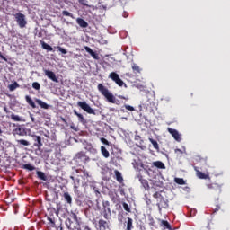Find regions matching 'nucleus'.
I'll use <instances>...</instances> for the list:
<instances>
[{
  "mask_svg": "<svg viewBox=\"0 0 230 230\" xmlns=\"http://www.w3.org/2000/svg\"><path fill=\"white\" fill-rule=\"evenodd\" d=\"M196 160L198 163H201V164H205L204 171L206 172H202L199 170V167L194 166V170L196 172V175L198 179H209V172H208V168H213L209 164H208V156L202 157V156H197Z\"/></svg>",
  "mask_w": 230,
  "mask_h": 230,
  "instance_id": "1",
  "label": "nucleus"
},
{
  "mask_svg": "<svg viewBox=\"0 0 230 230\" xmlns=\"http://www.w3.org/2000/svg\"><path fill=\"white\" fill-rule=\"evenodd\" d=\"M97 89L99 91V93H101V94H102V96H104V98H106L107 102H109V103H115L116 105H119V102L118 100H116V97L114 96V94H112V93L109 92V89L105 86H103L102 84H99L97 86Z\"/></svg>",
  "mask_w": 230,
  "mask_h": 230,
  "instance_id": "2",
  "label": "nucleus"
},
{
  "mask_svg": "<svg viewBox=\"0 0 230 230\" xmlns=\"http://www.w3.org/2000/svg\"><path fill=\"white\" fill-rule=\"evenodd\" d=\"M77 107H80V109L84 111V112H87V114H93V116H96V111H94V109H93L85 101L78 102Z\"/></svg>",
  "mask_w": 230,
  "mask_h": 230,
  "instance_id": "3",
  "label": "nucleus"
},
{
  "mask_svg": "<svg viewBox=\"0 0 230 230\" xmlns=\"http://www.w3.org/2000/svg\"><path fill=\"white\" fill-rule=\"evenodd\" d=\"M76 173H83L82 179L84 181H82V186H87L89 184V179H91V174H89V172L85 170L84 167L83 169H76Z\"/></svg>",
  "mask_w": 230,
  "mask_h": 230,
  "instance_id": "4",
  "label": "nucleus"
},
{
  "mask_svg": "<svg viewBox=\"0 0 230 230\" xmlns=\"http://www.w3.org/2000/svg\"><path fill=\"white\" fill-rule=\"evenodd\" d=\"M14 17L20 28H26V24H28V22H26V16L22 13H17L14 14Z\"/></svg>",
  "mask_w": 230,
  "mask_h": 230,
  "instance_id": "5",
  "label": "nucleus"
},
{
  "mask_svg": "<svg viewBox=\"0 0 230 230\" xmlns=\"http://www.w3.org/2000/svg\"><path fill=\"white\" fill-rule=\"evenodd\" d=\"M169 200L166 199L164 197H161L160 199H157V203L156 206L159 209V211H161V209H168V208L170 207L169 205Z\"/></svg>",
  "mask_w": 230,
  "mask_h": 230,
  "instance_id": "6",
  "label": "nucleus"
},
{
  "mask_svg": "<svg viewBox=\"0 0 230 230\" xmlns=\"http://www.w3.org/2000/svg\"><path fill=\"white\" fill-rule=\"evenodd\" d=\"M109 78L113 80V82H115V84H117V85H119V87H123V85L125 84L123 82V80H121V78H119V75H118L116 72H111L109 75Z\"/></svg>",
  "mask_w": 230,
  "mask_h": 230,
  "instance_id": "7",
  "label": "nucleus"
},
{
  "mask_svg": "<svg viewBox=\"0 0 230 230\" xmlns=\"http://www.w3.org/2000/svg\"><path fill=\"white\" fill-rule=\"evenodd\" d=\"M75 159L81 161V163H89L90 158L85 155V152L80 151L75 155Z\"/></svg>",
  "mask_w": 230,
  "mask_h": 230,
  "instance_id": "8",
  "label": "nucleus"
},
{
  "mask_svg": "<svg viewBox=\"0 0 230 230\" xmlns=\"http://www.w3.org/2000/svg\"><path fill=\"white\" fill-rule=\"evenodd\" d=\"M32 139L34 141L33 146L38 148V150H40L42 148V137L40 136L32 135Z\"/></svg>",
  "mask_w": 230,
  "mask_h": 230,
  "instance_id": "9",
  "label": "nucleus"
},
{
  "mask_svg": "<svg viewBox=\"0 0 230 230\" xmlns=\"http://www.w3.org/2000/svg\"><path fill=\"white\" fill-rule=\"evenodd\" d=\"M44 73H45V76H47L49 80H52V82L58 84V79L57 78V75H55L53 71L44 69Z\"/></svg>",
  "mask_w": 230,
  "mask_h": 230,
  "instance_id": "10",
  "label": "nucleus"
},
{
  "mask_svg": "<svg viewBox=\"0 0 230 230\" xmlns=\"http://www.w3.org/2000/svg\"><path fill=\"white\" fill-rule=\"evenodd\" d=\"M167 131L169 132V134H171V136H172L175 141H178V143H181V134H179V131H177V129L168 128Z\"/></svg>",
  "mask_w": 230,
  "mask_h": 230,
  "instance_id": "11",
  "label": "nucleus"
},
{
  "mask_svg": "<svg viewBox=\"0 0 230 230\" xmlns=\"http://www.w3.org/2000/svg\"><path fill=\"white\" fill-rule=\"evenodd\" d=\"M102 206L104 208L103 217L107 220L109 218L108 213H111V203L109 201H103Z\"/></svg>",
  "mask_w": 230,
  "mask_h": 230,
  "instance_id": "12",
  "label": "nucleus"
},
{
  "mask_svg": "<svg viewBox=\"0 0 230 230\" xmlns=\"http://www.w3.org/2000/svg\"><path fill=\"white\" fill-rule=\"evenodd\" d=\"M84 49L87 53H89V55H91V57H93V58H94V60H100V56H98L96 52L91 49L90 47L85 46Z\"/></svg>",
  "mask_w": 230,
  "mask_h": 230,
  "instance_id": "13",
  "label": "nucleus"
},
{
  "mask_svg": "<svg viewBox=\"0 0 230 230\" xmlns=\"http://www.w3.org/2000/svg\"><path fill=\"white\" fill-rule=\"evenodd\" d=\"M99 230H107L109 228V223L103 219L98 221Z\"/></svg>",
  "mask_w": 230,
  "mask_h": 230,
  "instance_id": "14",
  "label": "nucleus"
},
{
  "mask_svg": "<svg viewBox=\"0 0 230 230\" xmlns=\"http://www.w3.org/2000/svg\"><path fill=\"white\" fill-rule=\"evenodd\" d=\"M138 179H139V181L141 182L144 190H150V185L148 184L147 180H145L142 175H139Z\"/></svg>",
  "mask_w": 230,
  "mask_h": 230,
  "instance_id": "15",
  "label": "nucleus"
},
{
  "mask_svg": "<svg viewBox=\"0 0 230 230\" xmlns=\"http://www.w3.org/2000/svg\"><path fill=\"white\" fill-rule=\"evenodd\" d=\"M208 190H214L215 191H218L220 193L222 191V189L218 183H210L207 185Z\"/></svg>",
  "mask_w": 230,
  "mask_h": 230,
  "instance_id": "16",
  "label": "nucleus"
},
{
  "mask_svg": "<svg viewBox=\"0 0 230 230\" xmlns=\"http://www.w3.org/2000/svg\"><path fill=\"white\" fill-rule=\"evenodd\" d=\"M74 114L75 116L78 117V121L80 123H83V125H85V123H87V120H85V118L84 117V115L76 111V110H74Z\"/></svg>",
  "mask_w": 230,
  "mask_h": 230,
  "instance_id": "17",
  "label": "nucleus"
},
{
  "mask_svg": "<svg viewBox=\"0 0 230 230\" xmlns=\"http://www.w3.org/2000/svg\"><path fill=\"white\" fill-rule=\"evenodd\" d=\"M152 164L153 166H155V168H158L159 170H166V165H164V163L161 161L153 162Z\"/></svg>",
  "mask_w": 230,
  "mask_h": 230,
  "instance_id": "18",
  "label": "nucleus"
},
{
  "mask_svg": "<svg viewBox=\"0 0 230 230\" xmlns=\"http://www.w3.org/2000/svg\"><path fill=\"white\" fill-rule=\"evenodd\" d=\"M13 134L16 136H26V130L24 128H17L13 130Z\"/></svg>",
  "mask_w": 230,
  "mask_h": 230,
  "instance_id": "19",
  "label": "nucleus"
},
{
  "mask_svg": "<svg viewBox=\"0 0 230 230\" xmlns=\"http://www.w3.org/2000/svg\"><path fill=\"white\" fill-rule=\"evenodd\" d=\"M115 173V179L118 182H119V184H122L123 182V175H121V172L118 170L114 171Z\"/></svg>",
  "mask_w": 230,
  "mask_h": 230,
  "instance_id": "20",
  "label": "nucleus"
},
{
  "mask_svg": "<svg viewBox=\"0 0 230 230\" xmlns=\"http://www.w3.org/2000/svg\"><path fill=\"white\" fill-rule=\"evenodd\" d=\"M127 222H126V230H132L134 229V220L130 217H127Z\"/></svg>",
  "mask_w": 230,
  "mask_h": 230,
  "instance_id": "21",
  "label": "nucleus"
},
{
  "mask_svg": "<svg viewBox=\"0 0 230 230\" xmlns=\"http://www.w3.org/2000/svg\"><path fill=\"white\" fill-rule=\"evenodd\" d=\"M76 22L81 28H87L89 26V23H87L85 20L82 18H77Z\"/></svg>",
  "mask_w": 230,
  "mask_h": 230,
  "instance_id": "22",
  "label": "nucleus"
},
{
  "mask_svg": "<svg viewBox=\"0 0 230 230\" xmlns=\"http://www.w3.org/2000/svg\"><path fill=\"white\" fill-rule=\"evenodd\" d=\"M35 102L36 103H38V105H40L41 109H46V110L49 109V106L48 105V103L44 102L42 100L35 99Z\"/></svg>",
  "mask_w": 230,
  "mask_h": 230,
  "instance_id": "23",
  "label": "nucleus"
},
{
  "mask_svg": "<svg viewBox=\"0 0 230 230\" xmlns=\"http://www.w3.org/2000/svg\"><path fill=\"white\" fill-rule=\"evenodd\" d=\"M25 100L27 102V103L32 108V109H37V105H35V102H33V100L31 99V97H30L29 95L25 96Z\"/></svg>",
  "mask_w": 230,
  "mask_h": 230,
  "instance_id": "24",
  "label": "nucleus"
},
{
  "mask_svg": "<svg viewBox=\"0 0 230 230\" xmlns=\"http://www.w3.org/2000/svg\"><path fill=\"white\" fill-rule=\"evenodd\" d=\"M18 146H30V142L28 140L20 139L16 140Z\"/></svg>",
  "mask_w": 230,
  "mask_h": 230,
  "instance_id": "25",
  "label": "nucleus"
},
{
  "mask_svg": "<svg viewBox=\"0 0 230 230\" xmlns=\"http://www.w3.org/2000/svg\"><path fill=\"white\" fill-rule=\"evenodd\" d=\"M101 153L103 155V157H105V159H108V157L111 155L107 148H105V146H101Z\"/></svg>",
  "mask_w": 230,
  "mask_h": 230,
  "instance_id": "26",
  "label": "nucleus"
},
{
  "mask_svg": "<svg viewBox=\"0 0 230 230\" xmlns=\"http://www.w3.org/2000/svg\"><path fill=\"white\" fill-rule=\"evenodd\" d=\"M64 199L67 202V204H71L73 202V198H71V195L69 192H65L63 194Z\"/></svg>",
  "mask_w": 230,
  "mask_h": 230,
  "instance_id": "27",
  "label": "nucleus"
},
{
  "mask_svg": "<svg viewBox=\"0 0 230 230\" xmlns=\"http://www.w3.org/2000/svg\"><path fill=\"white\" fill-rule=\"evenodd\" d=\"M43 49H47V51H53V47H51L50 45H49L48 43L40 40V41Z\"/></svg>",
  "mask_w": 230,
  "mask_h": 230,
  "instance_id": "28",
  "label": "nucleus"
},
{
  "mask_svg": "<svg viewBox=\"0 0 230 230\" xmlns=\"http://www.w3.org/2000/svg\"><path fill=\"white\" fill-rule=\"evenodd\" d=\"M149 141H150L151 145H153L155 150L159 152V143H157V141L155 140L154 138H149Z\"/></svg>",
  "mask_w": 230,
  "mask_h": 230,
  "instance_id": "29",
  "label": "nucleus"
},
{
  "mask_svg": "<svg viewBox=\"0 0 230 230\" xmlns=\"http://www.w3.org/2000/svg\"><path fill=\"white\" fill-rule=\"evenodd\" d=\"M38 179H40L41 181H46L48 178L46 177V174L41 171L36 172Z\"/></svg>",
  "mask_w": 230,
  "mask_h": 230,
  "instance_id": "30",
  "label": "nucleus"
},
{
  "mask_svg": "<svg viewBox=\"0 0 230 230\" xmlns=\"http://www.w3.org/2000/svg\"><path fill=\"white\" fill-rule=\"evenodd\" d=\"M174 182H176V184H180L181 186H184V184H186V181L182 178H175Z\"/></svg>",
  "mask_w": 230,
  "mask_h": 230,
  "instance_id": "31",
  "label": "nucleus"
},
{
  "mask_svg": "<svg viewBox=\"0 0 230 230\" xmlns=\"http://www.w3.org/2000/svg\"><path fill=\"white\" fill-rule=\"evenodd\" d=\"M24 170H29V172H33V170H35V166L30 164H26L23 165Z\"/></svg>",
  "mask_w": 230,
  "mask_h": 230,
  "instance_id": "32",
  "label": "nucleus"
},
{
  "mask_svg": "<svg viewBox=\"0 0 230 230\" xmlns=\"http://www.w3.org/2000/svg\"><path fill=\"white\" fill-rule=\"evenodd\" d=\"M19 87V84L17 82H14L13 84L9 85V91H15Z\"/></svg>",
  "mask_w": 230,
  "mask_h": 230,
  "instance_id": "33",
  "label": "nucleus"
},
{
  "mask_svg": "<svg viewBox=\"0 0 230 230\" xmlns=\"http://www.w3.org/2000/svg\"><path fill=\"white\" fill-rule=\"evenodd\" d=\"M162 226H164L165 229L172 230V226H170V223H168V221L162 220Z\"/></svg>",
  "mask_w": 230,
  "mask_h": 230,
  "instance_id": "34",
  "label": "nucleus"
},
{
  "mask_svg": "<svg viewBox=\"0 0 230 230\" xmlns=\"http://www.w3.org/2000/svg\"><path fill=\"white\" fill-rule=\"evenodd\" d=\"M132 69L134 73H141V68H139V66L136 65L135 63L132 65Z\"/></svg>",
  "mask_w": 230,
  "mask_h": 230,
  "instance_id": "35",
  "label": "nucleus"
},
{
  "mask_svg": "<svg viewBox=\"0 0 230 230\" xmlns=\"http://www.w3.org/2000/svg\"><path fill=\"white\" fill-rule=\"evenodd\" d=\"M76 182H75V184H74V191H75V193H78V188L80 186V180L77 179Z\"/></svg>",
  "mask_w": 230,
  "mask_h": 230,
  "instance_id": "36",
  "label": "nucleus"
},
{
  "mask_svg": "<svg viewBox=\"0 0 230 230\" xmlns=\"http://www.w3.org/2000/svg\"><path fill=\"white\" fill-rule=\"evenodd\" d=\"M62 15H64L65 17H71L72 19H75L73 13H69L68 11H63Z\"/></svg>",
  "mask_w": 230,
  "mask_h": 230,
  "instance_id": "37",
  "label": "nucleus"
},
{
  "mask_svg": "<svg viewBox=\"0 0 230 230\" xmlns=\"http://www.w3.org/2000/svg\"><path fill=\"white\" fill-rule=\"evenodd\" d=\"M57 49H58V51H60V53H62L63 55H67V50L60 46L56 47Z\"/></svg>",
  "mask_w": 230,
  "mask_h": 230,
  "instance_id": "38",
  "label": "nucleus"
},
{
  "mask_svg": "<svg viewBox=\"0 0 230 230\" xmlns=\"http://www.w3.org/2000/svg\"><path fill=\"white\" fill-rule=\"evenodd\" d=\"M11 119H13V121H21V117L13 113L11 115Z\"/></svg>",
  "mask_w": 230,
  "mask_h": 230,
  "instance_id": "39",
  "label": "nucleus"
},
{
  "mask_svg": "<svg viewBox=\"0 0 230 230\" xmlns=\"http://www.w3.org/2000/svg\"><path fill=\"white\" fill-rule=\"evenodd\" d=\"M73 225V221H71V218H67L66 220V226L68 229H71V226Z\"/></svg>",
  "mask_w": 230,
  "mask_h": 230,
  "instance_id": "40",
  "label": "nucleus"
},
{
  "mask_svg": "<svg viewBox=\"0 0 230 230\" xmlns=\"http://www.w3.org/2000/svg\"><path fill=\"white\" fill-rule=\"evenodd\" d=\"M32 87L33 89H35L36 91H39L40 89V84L34 82L32 83Z\"/></svg>",
  "mask_w": 230,
  "mask_h": 230,
  "instance_id": "41",
  "label": "nucleus"
},
{
  "mask_svg": "<svg viewBox=\"0 0 230 230\" xmlns=\"http://www.w3.org/2000/svg\"><path fill=\"white\" fill-rule=\"evenodd\" d=\"M122 206H123V208L125 209V211H127L128 213H130V207L128 206V204L124 202L122 204Z\"/></svg>",
  "mask_w": 230,
  "mask_h": 230,
  "instance_id": "42",
  "label": "nucleus"
},
{
  "mask_svg": "<svg viewBox=\"0 0 230 230\" xmlns=\"http://www.w3.org/2000/svg\"><path fill=\"white\" fill-rule=\"evenodd\" d=\"M124 107H125V109H126L127 111H130L131 112L134 111H136V109H134L133 106H130V105H128V104L124 105Z\"/></svg>",
  "mask_w": 230,
  "mask_h": 230,
  "instance_id": "43",
  "label": "nucleus"
},
{
  "mask_svg": "<svg viewBox=\"0 0 230 230\" xmlns=\"http://www.w3.org/2000/svg\"><path fill=\"white\" fill-rule=\"evenodd\" d=\"M153 197H154V199H158V200H159V199H161V197H163V195H161V193H159V192H155V194H153Z\"/></svg>",
  "mask_w": 230,
  "mask_h": 230,
  "instance_id": "44",
  "label": "nucleus"
},
{
  "mask_svg": "<svg viewBox=\"0 0 230 230\" xmlns=\"http://www.w3.org/2000/svg\"><path fill=\"white\" fill-rule=\"evenodd\" d=\"M213 213H217V211H220V205H215L214 208H212Z\"/></svg>",
  "mask_w": 230,
  "mask_h": 230,
  "instance_id": "45",
  "label": "nucleus"
},
{
  "mask_svg": "<svg viewBox=\"0 0 230 230\" xmlns=\"http://www.w3.org/2000/svg\"><path fill=\"white\" fill-rule=\"evenodd\" d=\"M102 143H103V145H107L109 146V145H111V142H109V140H107L106 138H101Z\"/></svg>",
  "mask_w": 230,
  "mask_h": 230,
  "instance_id": "46",
  "label": "nucleus"
},
{
  "mask_svg": "<svg viewBox=\"0 0 230 230\" xmlns=\"http://www.w3.org/2000/svg\"><path fill=\"white\" fill-rule=\"evenodd\" d=\"M119 191L122 197H125V189L123 187H119Z\"/></svg>",
  "mask_w": 230,
  "mask_h": 230,
  "instance_id": "47",
  "label": "nucleus"
},
{
  "mask_svg": "<svg viewBox=\"0 0 230 230\" xmlns=\"http://www.w3.org/2000/svg\"><path fill=\"white\" fill-rule=\"evenodd\" d=\"M72 217L75 222H78V216H76L75 213L72 214Z\"/></svg>",
  "mask_w": 230,
  "mask_h": 230,
  "instance_id": "48",
  "label": "nucleus"
},
{
  "mask_svg": "<svg viewBox=\"0 0 230 230\" xmlns=\"http://www.w3.org/2000/svg\"><path fill=\"white\" fill-rule=\"evenodd\" d=\"M4 111L5 114H10V111L8 110V107L4 106Z\"/></svg>",
  "mask_w": 230,
  "mask_h": 230,
  "instance_id": "49",
  "label": "nucleus"
},
{
  "mask_svg": "<svg viewBox=\"0 0 230 230\" xmlns=\"http://www.w3.org/2000/svg\"><path fill=\"white\" fill-rule=\"evenodd\" d=\"M60 211H61L60 205H58L57 211H56L57 215H58V213H60Z\"/></svg>",
  "mask_w": 230,
  "mask_h": 230,
  "instance_id": "50",
  "label": "nucleus"
},
{
  "mask_svg": "<svg viewBox=\"0 0 230 230\" xmlns=\"http://www.w3.org/2000/svg\"><path fill=\"white\" fill-rule=\"evenodd\" d=\"M119 98H120V100H128V97H125L123 95H119Z\"/></svg>",
  "mask_w": 230,
  "mask_h": 230,
  "instance_id": "51",
  "label": "nucleus"
},
{
  "mask_svg": "<svg viewBox=\"0 0 230 230\" xmlns=\"http://www.w3.org/2000/svg\"><path fill=\"white\" fill-rule=\"evenodd\" d=\"M49 222H50V224H55V221L53 220V218L51 217H48Z\"/></svg>",
  "mask_w": 230,
  "mask_h": 230,
  "instance_id": "52",
  "label": "nucleus"
},
{
  "mask_svg": "<svg viewBox=\"0 0 230 230\" xmlns=\"http://www.w3.org/2000/svg\"><path fill=\"white\" fill-rule=\"evenodd\" d=\"M0 58H2V60H5L6 61V58L4 56H3V54L0 52Z\"/></svg>",
  "mask_w": 230,
  "mask_h": 230,
  "instance_id": "53",
  "label": "nucleus"
},
{
  "mask_svg": "<svg viewBox=\"0 0 230 230\" xmlns=\"http://www.w3.org/2000/svg\"><path fill=\"white\" fill-rule=\"evenodd\" d=\"M31 119L32 123H35V117H33L32 114H31Z\"/></svg>",
  "mask_w": 230,
  "mask_h": 230,
  "instance_id": "54",
  "label": "nucleus"
},
{
  "mask_svg": "<svg viewBox=\"0 0 230 230\" xmlns=\"http://www.w3.org/2000/svg\"><path fill=\"white\" fill-rule=\"evenodd\" d=\"M84 230H91V227H89V226L85 225V226H84Z\"/></svg>",
  "mask_w": 230,
  "mask_h": 230,
  "instance_id": "55",
  "label": "nucleus"
},
{
  "mask_svg": "<svg viewBox=\"0 0 230 230\" xmlns=\"http://www.w3.org/2000/svg\"><path fill=\"white\" fill-rule=\"evenodd\" d=\"M81 4H83V6H89L87 4H85V2L82 1Z\"/></svg>",
  "mask_w": 230,
  "mask_h": 230,
  "instance_id": "56",
  "label": "nucleus"
},
{
  "mask_svg": "<svg viewBox=\"0 0 230 230\" xmlns=\"http://www.w3.org/2000/svg\"><path fill=\"white\" fill-rule=\"evenodd\" d=\"M37 35L39 38H40V37H42V32L40 31Z\"/></svg>",
  "mask_w": 230,
  "mask_h": 230,
  "instance_id": "57",
  "label": "nucleus"
},
{
  "mask_svg": "<svg viewBox=\"0 0 230 230\" xmlns=\"http://www.w3.org/2000/svg\"><path fill=\"white\" fill-rule=\"evenodd\" d=\"M124 17H128V13H124Z\"/></svg>",
  "mask_w": 230,
  "mask_h": 230,
  "instance_id": "58",
  "label": "nucleus"
},
{
  "mask_svg": "<svg viewBox=\"0 0 230 230\" xmlns=\"http://www.w3.org/2000/svg\"><path fill=\"white\" fill-rule=\"evenodd\" d=\"M101 8H102L103 10H107V7L104 5H102Z\"/></svg>",
  "mask_w": 230,
  "mask_h": 230,
  "instance_id": "59",
  "label": "nucleus"
},
{
  "mask_svg": "<svg viewBox=\"0 0 230 230\" xmlns=\"http://www.w3.org/2000/svg\"><path fill=\"white\" fill-rule=\"evenodd\" d=\"M175 152H180L181 154H182V151L181 149H176Z\"/></svg>",
  "mask_w": 230,
  "mask_h": 230,
  "instance_id": "60",
  "label": "nucleus"
},
{
  "mask_svg": "<svg viewBox=\"0 0 230 230\" xmlns=\"http://www.w3.org/2000/svg\"><path fill=\"white\" fill-rule=\"evenodd\" d=\"M70 179H72V181H75V177L71 176Z\"/></svg>",
  "mask_w": 230,
  "mask_h": 230,
  "instance_id": "61",
  "label": "nucleus"
},
{
  "mask_svg": "<svg viewBox=\"0 0 230 230\" xmlns=\"http://www.w3.org/2000/svg\"><path fill=\"white\" fill-rule=\"evenodd\" d=\"M111 200L114 202V197H113V198H111Z\"/></svg>",
  "mask_w": 230,
  "mask_h": 230,
  "instance_id": "62",
  "label": "nucleus"
},
{
  "mask_svg": "<svg viewBox=\"0 0 230 230\" xmlns=\"http://www.w3.org/2000/svg\"><path fill=\"white\" fill-rule=\"evenodd\" d=\"M3 133V131L1 130V128H0V134H2Z\"/></svg>",
  "mask_w": 230,
  "mask_h": 230,
  "instance_id": "63",
  "label": "nucleus"
},
{
  "mask_svg": "<svg viewBox=\"0 0 230 230\" xmlns=\"http://www.w3.org/2000/svg\"><path fill=\"white\" fill-rule=\"evenodd\" d=\"M61 230H62V228H61Z\"/></svg>",
  "mask_w": 230,
  "mask_h": 230,
  "instance_id": "64",
  "label": "nucleus"
}]
</instances>
